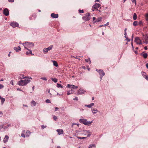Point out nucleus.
<instances>
[{
    "instance_id": "nucleus-2",
    "label": "nucleus",
    "mask_w": 148,
    "mask_h": 148,
    "mask_svg": "<svg viewBox=\"0 0 148 148\" xmlns=\"http://www.w3.org/2000/svg\"><path fill=\"white\" fill-rule=\"evenodd\" d=\"M79 122L82 123L84 124L85 125L90 126L91 125L92 123V121H88L86 119H80L79 120Z\"/></svg>"
},
{
    "instance_id": "nucleus-23",
    "label": "nucleus",
    "mask_w": 148,
    "mask_h": 148,
    "mask_svg": "<svg viewBox=\"0 0 148 148\" xmlns=\"http://www.w3.org/2000/svg\"><path fill=\"white\" fill-rule=\"evenodd\" d=\"M102 19V18L101 17H99L95 21V23L99 22L101 21Z\"/></svg>"
},
{
    "instance_id": "nucleus-45",
    "label": "nucleus",
    "mask_w": 148,
    "mask_h": 148,
    "mask_svg": "<svg viewBox=\"0 0 148 148\" xmlns=\"http://www.w3.org/2000/svg\"><path fill=\"white\" fill-rule=\"evenodd\" d=\"M73 99L74 100L77 101L78 100V98L77 97H75L74 98H73Z\"/></svg>"
},
{
    "instance_id": "nucleus-57",
    "label": "nucleus",
    "mask_w": 148,
    "mask_h": 148,
    "mask_svg": "<svg viewBox=\"0 0 148 148\" xmlns=\"http://www.w3.org/2000/svg\"><path fill=\"white\" fill-rule=\"evenodd\" d=\"M96 20V18L95 17H93V21H94L95 20Z\"/></svg>"
},
{
    "instance_id": "nucleus-25",
    "label": "nucleus",
    "mask_w": 148,
    "mask_h": 148,
    "mask_svg": "<svg viewBox=\"0 0 148 148\" xmlns=\"http://www.w3.org/2000/svg\"><path fill=\"white\" fill-rule=\"evenodd\" d=\"M27 50L29 51V52L27 51L26 52V55H28L29 54H31L32 55H34V54H33L32 53V51L31 50L29 49V50Z\"/></svg>"
},
{
    "instance_id": "nucleus-18",
    "label": "nucleus",
    "mask_w": 148,
    "mask_h": 148,
    "mask_svg": "<svg viewBox=\"0 0 148 148\" xmlns=\"http://www.w3.org/2000/svg\"><path fill=\"white\" fill-rule=\"evenodd\" d=\"M145 41L144 42L145 43L147 44L148 43V36L147 35H146L144 38Z\"/></svg>"
},
{
    "instance_id": "nucleus-20",
    "label": "nucleus",
    "mask_w": 148,
    "mask_h": 148,
    "mask_svg": "<svg viewBox=\"0 0 148 148\" xmlns=\"http://www.w3.org/2000/svg\"><path fill=\"white\" fill-rule=\"evenodd\" d=\"M36 102L34 100H33L31 102V106H35L36 105Z\"/></svg>"
},
{
    "instance_id": "nucleus-36",
    "label": "nucleus",
    "mask_w": 148,
    "mask_h": 148,
    "mask_svg": "<svg viewBox=\"0 0 148 148\" xmlns=\"http://www.w3.org/2000/svg\"><path fill=\"white\" fill-rule=\"evenodd\" d=\"M57 87L58 88H62V86H61V85L60 84L57 83Z\"/></svg>"
},
{
    "instance_id": "nucleus-1",
    "label": "nucleus",
    "mask_w": 148,
    "mask_h": 148,
    "mask_svg": "<svg viewBox=\"0 0 148 148\" xmlns=\"http://www.w3.org/2000/svg\"><path fill=\"white\" fill-rule=\"evenodd\" d=\"M25 49L27 50H29L28 48H32L34 45V44L32 42H25V43L23 44Z\"/></svg>"
},
{
    "instance_id": "nucleus-63",
    "label": "nucleus",
    "mask_w": 148,
    "mask_h": 148,
    "mask_svg": "<svg viewBox=\"0 0 148 148\" xmlns=\"http://www.w3.org/2000/svg\"><path fill=\"white\" fill-rule=\"evenodd\" d=\"M92 100H93L94 99V97H92Z\"/></svg>"
},
{
    "instance_id": "nucleus-48",
    "label": "nucleus",
    "mask_w": 148,
    "mask_h": 148,
    "mask_svg": "<svg viewBox=\"0 0 148 148\" xmlns=\"http://www.w3.org/2000/svg\"><path fill=\"white\" fill-rule=\"evenodd\" d=\"M126 40H127V42H130V39L128 37L126 38Z\"/></svg>"
},
{
    "instance_id": "nucleus-44",
    "label": "nucleus",
    "mask_w": 148,
    "mask_h": 148,
    "mask_svg": "<svg viewBox=\"0 0 148 148\" xmlns=\"http://www.w3.org/2000/svg\"><path fill=\"white\" fill-rule=\"evenodd\" d=\"M53 119L55 121H56L57 119V118L56 116H54L53 117Z\"/></svg>"
},
{
    "instance_id": "nucleus-33",
    "label": "nucleus",
    "mask_w": 148,
    "mask_h": 148,
    "mask_svg": "<svg viewBox=\"0 0 148 148\" xmlns=\"http://www.w3.org/2000/svg\"><path fill=\"white\" fill-rule=\"evenodd\" d=\"M77 137L78 139H85L86 138H87V137H79V136H77Z\"/></svg>"
},
{
    "instance_id": "nucleus-54",
    "label": "nucleus",
    "mask_w": 148,
    "mask_h": 148,
    "mask_svg": "<svg viewBox=\"0 0 148 148\" xmlns=\"http://www.w3.org/2000/svg\"><path fill=\"white\" fill-rule=\"evenodd\" d=\"M3 115V113L2 112H1V111H0V116H2Z\"/></svg>"
},
{
    "instance_id": "nucleus-58",
    "label": "nucleus",
    "mask_w": 148,
    "mask_h": 148,
    "mask_svg": "<svg viewBox=\"0 0 148 148\" xmlns=\"http://www.w3.org/2000/svg\"><path fill=\"white\" fill-rule=\"evenodd\" d=\"M139 24L140 25H141L142 24V23L141 21H140L139 22Z\"/></svg>"
},
{
    "instance_id": "nucleus-16",
    "label": "nucleus",
    "mask_w": 148,
    "mask_h": 148,
    "mask_svg": "<svg viewBox=\"0 0 148 148\" xmlns=\"http://www.w3.org/2000/svg\"><path fill=\"white\" fill-rule=\"evenodd\" d=\"M14 49L16 51V52H18L21 50V48L20 46H18L17 47H14Z\"/></svg>"
},
{
    "instance_id": "nucleus-27",
    "label": "nucleus",
    "mask_w": 148,
    "mask_h": 148,
    "mask_svg": "<svg viewBox=\"0 0 148 148\" xmlns=\"http://www.w3.org/2000/svg\"><path fill=\"white\" fill-rule=\"evenodd\" d=\"M95 145L94 144H91L88 148H95Z\"/></svg>"
},
{
    "instance_id": "nucleus-5",
    "label": "nucleus",
    "mask_w": 148,
    "mask_h": 148,
    "mask_svg": "<svg viewBox=\"0 0 148 148\" xmlns=\"http://www.w3.org/2000/svg\"><path fill=\"white\" fill-rule=\"evenodd\" d=\"M101 6L100 5L99 3H96L92 6V10L94 11V9L98 8Z\"/></svg>"
},
{
    "instance_id": "nucleus-9",
    "label": "nucleus",
    "mask_w": 148,
    "mask_h": 148,
    "mask_svg": "<svg viewBox=\"0 0 148 148\" xmlns=\"http://www.w3.org/2000/svg\"><path fill=\"white\" fill-rule=\"evenodd\" d=\"M96 71L98 72L100 76H104L105 75V73L103 71V70L99 69V70H96Z\"/></svg>"
},
{
    "instance_id": "nucleus-40",
    "label": "nucleus",
    "mask_w": 148,
    "mask_h": 148,
    "mask_svg": "<svg viewBox=\"0 0 148 148\" xmlns=\"http://www.w3.org/2000/svg\"><path fill=\"white\" fill-rule=\"evenodd\" d=\"M41 79H43V80H45V81H47V78L46 77H42L41 78Z\"/></svg>"
},
{
    "instance_id": "nucleus-11",
    "label": "nucleus",
    "mask_w": 148,
    "mask_h": 148,
    "mask_svg": "<svg viewBox=\"0 0 148 148\" xmlns=\"http://www.w3.org/2000/svg\"><path fill=\"white\" fill-rule=\"evenodd\" d=\"M3 14L6 16H8L9 14V11L7 8H5L3 11Z\"/></svg>"
},
{
    "instance_id": "nucleus-64",
    "label": "nucleus",
    "mask_w": 148,
    "mask_h": 148,
    "mask_svg": "<svg viewBox=\"0 0 148 148\" xmlns=\"http://www.w3.org/2000/svg\"><path fill=\"white\" fill-rule=\"evenodd\" d=\"M146 19L147 21H148V17L146 18Z\"/></svg>"
},
{
    "instance_id": "nucleus-14",
    "label": "nucleus",
    "mask_w": 148,
    "mask_h": 148,
    "mask_svg": "<svg viewBox=\"0 0 148 148\" xmlns=\"http://www.w3.org/2000/svg\"><path fill=\"white\" fill-rule=\"evenodd\" d=\"M51 16L53 18H57L58 17V14L53 13L51 14Z\"/></svg>"
},
{
    "instance_id": "nucleus-21",
    "label": "nucleus",
    "mask_w": 148,
    "mask_h": 148,
    "mask_svg": "<svg viewBox=\"0 0 148 148\" xmlns=\"http://www.w3.org/2000/svg\"><path fill=\"white\" fill-rule=\"evenodd\" d=\"M94 103H92L90 104L89 105H85V106L89 108H90L91 107L94 106Z\"/></svg>"
},
{
    "instance_id": "nucleus-39",
    "label": "nucleus",
    "mask_w": 148,
    "mask_h": 148,
    "mask_svg": "<svg viewBox=\"0 0 148 148\" xmlns=\"http://www.w3.org/2000/svg\"><path fill=\"white\" fill-rule=\"evenodd\" d=\"M46 102L47 103H50L51 101L49 99H47L46 100Z\"/></svg>"
},
{
    "instance_id": "nucleus-32",
    "label": "nucleus",
    "mask_w": 148,
    "mask_h": 148,
    "mask_svg": "<svg viewBox=\"0 0 148 148\" xmlns=\"http://www.w3.org/2000/svg\"><path fill=\"white\" fill-rule=\"evenodd\" d=\"M138 22L136 21H135L133 23V25L134 26H136L137 25Z\"/></svg>"
},
{
    "instance_id": "nucleus-49",
    "label": "nucleus",
    "mask_w": 148,
    "mask_h": 148,
    "mask_svg": "<svg viewBox=\"0 0 148 148\" xmlns=\"http://www.w3.org/2000/svg\"><path fill=\"white\" fill-rule=\"evenodd\" d=\"M21 136L24 137V138H25V134H21Z\"/></svg>"
},
{
    "instance_id": "nucleus-55",
    "label": "nucleus",
    "mask_w": 148,
    "mask_h": 148,
    "mask_svg": "<svg viewBox=\"0 0 148 148\" xmlns=\"http://www.w3.org/2000/svg\"><path fill=\"white\" fill-rule=\"evenodd\" d=\"M55 111H56L57 110L59 109V108L58 107H56L55 108Z\"/></svg>"
},
{
    "instance_id": "nucleus-12",
    "label": "nucleus",
    "mask_w": 148,
    "mask_h": 148,
    "mask_svg": "<svg viewBox=\"0 0 148 148\" xmlns=\"http://www.w3.org/2000/svg\"><path fill=\"white\" fill-rule=\"evenodd\" d=\"M24 80H21L19 81L18 82V84L19 86H25L24 85L25 82Z\"/></svg>"
},
{
    "instance_id": "nucleus-53",
    "label": "nucleus",
    "mask_w": 148,
    "mask_h": 148,
    "mask_svg": "<svg viewBox=\"0 0 148 148\" xmlns=\"http://www.w3.org/2000/svg\"><path fill=\"white\" fill-rule=\"evenodd\" d=\"M145 18L148 17V13H147L145 15Z\"/></svg>"
},
{
    "instance_id": "nucleus-19",
    "label": "nucleus",
    "mask_w": 148,
    "mask_h": 148,
    "mask_svg": "<svg viewBox=\"0 0 148 148\" xmlns=\"http://www.w3.org/2000/svg\"><path fill=\"white\" fill-rule=\"evenodd\" d=\"M9 137L7 135H6L3 140V142L4 143H5L8 141V139Z\"/></svg>"
},
{
    "instance_id": "nucleus-47",
    "label": "nucleus",
    "mask_w": 148,
    "mask_h": 148,
    "mask_svg": "<svg viewBox=\"0 0 148 148\" xmlns=\"http://www.w3.org/2000/svg\"><path fill=\"white\" fill-rule=\"evenodd\" d=\"M21 78V79H24L25 78H28L29 79V77L28 76H27V77H23L22 78Z\"/></svg>"
},
{
    "instance_id": "nucleus-28",
    "label": "nucleus",
    "mask_w": 148,
    "mask_h": 148,
    "mask_svg": "<svg viewBox=\"0 0 148 148\" xmlns=\"http://www.w3.org/2000/svg\"><path fill=\"white\" fill-rule=\"evenodd\" d=\"M137 18V16L136 13L134 14L133 19L134 20H136Z\"/></svg>"
},
{
    "instance_id": "nucleus-10",
    "label": "nucleus",
    "mask_w": 148,
    "mask_h": 148,
    "mask_svg": "<svg viewBox=\"0 0 148 148\" xmlns=\"http://www.w3.org/2000/svg\"><path fill=\"white\" fill-rule=\"evenodd\" d=\"M67 87L68 88H71L72 90H73V89H76L78 88V86H75L73 85H70L69 84L67 85Z\"/></svg>"
},
{
    "instance_id": "nucleus-6",
    "label": "nucleus",
    "mask_w": 148,
    "mask_h": 148,
    "mask_svg": "<svg viewBox=\"0 0 148 148\" xmlns=\"http://www.w3.org/2000/svg\"><path fill=\"white\" fill-rule=\"evenodd\" d=\"M83 134L84 135H86L87 134L88 136H89L91 135V132L89 130H84Z\"/></svg>"
},
{
    "instance_id": "nucleus-42",
    "label": "nucleus",
    "mask_w": 148,
    "mask_h": 148,
    "mask_svg": "<svg viewBox=\"0 0 148 148\" xmlns=\"http://www.w3.org/2000/svg\"><path fill=\"white\" fill-rule=\"evenodd\" d=\"M142 73L143 76L144 77V76L146 74V73L144 72H142Z\"/></svg>"
},
{
    "instance_id": "nucleus-35",
    "label": "nucleus",
    "mask_w": 148,
    "mask_h": 148,
    "mask_svg": "<svg viewBox=\"0 0 148 148\" xmlns=\"http://www.w3.org/2000/svg\"><path fill=\"white\" fill-rule=\"evenodd\" d=\"M1 103L2 104H3V103L4 101H5V99L3 98L2 97L1 99Z\"/></svg>"
},
{
    "instance_id": "nucleus-62",
    "label": "nucleus",
    "mask_w": 148,
    "mask_h": 148,
    "mask_svg": "<svg viewBox=\"0 0 148 148\" xmlns=\"http://www.w3.org/2000/svg\"><path fill=\"white\" fill-rule=\"evenodd\" d=\"M73 57L74 58H75L77 59V56H76V57L73 56Z\"/></svg>"
},
{
    "instance_id": "nucleus-29",
    "label": "nucleus",
    "mask_w": 148,
    "mask_h": 148,
    "mask_svg": "<svg viewBox=\"0 0 148 148\" xmlns=\"http://www.w3.org/2000/svg\"><path fill=\"white\" fill-rule=\"evenodd\" d=\"M92 113L93 114H95L98 111V110L97 109H92Z\"/></svg>"
},
{
    "instance_id": "nucleus-15",
    "label": "nucleus",
    "mask_w": 148,
    "mask_h": 148,
    "mask_svg": "<svg viewBox=\"0 0 148 148\" xmlns=\"http://www.w3.org/2000/svg\"><path fill=\"white\" fill-rule=\"evenodd\" d=\"M59 135L62 134H63V131L62 129H58L56 130Z\"/></svg>"
},
{
    "instance_id": "nucleus-52",
    "label": "nucleus",
    "mask_w": 148,
    "mask_h": 148,
    "mask_svg": "<svg viewBox=\"0 0 148 148\" xmlns=\"http://www.w3.org/2000/svg\"><path fill=\"white\" fill-rule=\"evenodd\" d=\"M14 0H8L9 2H14Z\"/></svg>"
},
{
    "instance_id": "nucleus-50",
    "label": "nucleus",
    "mask_w": 148,
    "mask_h": 148,
    "mask_svg": "<svg viewBox=\"0 0 148 148\" xmlns=\"http://www.w3.org/2000/svg\"><path fill=\"white\" fill-rule=\"evenodd\" d=\"M3 128V125H0V130L2 128Z\"/></svg>"
},
{
    "instance_id": "nucleus-4",
    "label": "nucleus",
    "mask_w": 148,
    "mask_h": 148,
    "mask_svg": "<svg viewBox=\"0 0 148 148\" xmlns=\"http://www.w3.org/2000/svg\"><path fill=\"white\" fill-rule=\"evenodd\" d=\"M52 48L53 45H50L48 48H44L43 49V51L44 53L46 54L49 51L51 50L52 49Z\"/></svg>"
},
{
    "instance_id": "nucleus-30",
    "label": "nucleus",
    "mask_w": 148,
    "mask_h": 148,
    "mask_svg": "<svg viewBox=\"0 0 148 148\" xmlns=\"http://www.w3.org/2000/svg\"><path fill=\"white\" fill-rule=\"evenodd\" d=\"M53 62L54 66L56 67H57L58 66V64L57 62L56 61H53Z\"/></svg>"
},
{
    "instance_id": "nucleus-46",
    "label": "nucleus",
    "mask_w": 148,
    "mask_h": 148,
    "mask_svg": "<svg viewBox=\"0 0 148 148\" xmlns=\"http://www.w3.org/2000/svg\"><path fill=\"white\" fill-rule=\"evenodd\" d=\"M4 86L3 85H2L0 84V89L3 88Z\"/></svg>"
},
{
    "instance_id": "nucleus-59",
    "label": "nucleus",
    "mask_w": 148,
    "mask_h": 148,
    "mask_svg": "<svg viewBox=\"0 0 148 148\" xmlns=\"http://www.w3.org/2000/svg\"><path fill=\"white\" fill-rule=\"evenodd\" d=\"M144 49L145 50H146L147 49V47L146 46L144 47Z\"/></svg>"
},
{
    "instance_id": "nucleus-38",
    "label": "nucleus",
    "mask_w": 148,
    "mask_h": 148,
    "mask_svg": "<svg viewBox=\"0 0 148 148\" xmlns=\"http://www.w3.org/2000/svg\"><path fill=\"white\" fill-rule=\"evenodd\" d=\"M144 77L147 80H148V75H145L144 76Z\"/></svg>"
},
{
    "instance_id": "nucleus-7",
    "label": "nucleus",
    "mask_w": 148,
    "mask_h": 148,
    "mask_svg": "<svg viewBox=\"0 0 148 148\" xmlns=\"http://www.w3.org/2000/svg\"><path fill=\"white\" fill-rule=\"evenodd\" d=\"M134 41L136 42L137 44L140 45L142 44V42H141V40L139 37H136L135 38Z\"/></svg>"
},
{
    "instance_id": "nucleus-51",
    "label": "nucleus",
    "mask_w": 148,
    "mask_h": 148,
    "mask_svg": "<svg viewBox=\"0 0 148 148\" xmlns=\"http://www.w3.org/2000/svg\"><path fill=\"white\" fill-rule=\"evenodd\" d=\"M132 42H131V44L132 45V48H134V47H133V42H132V41H133V38L132 39Z\"/></svg>"
},
{
    "instance_id": "nucleus-34",
    "label": "nucleus",
    "mask_w": 148,
    "mask_h": 148,
    "mask_svg": "<svg viewBox=\"0 0 148 148\" xmlns=\"http://www.w3.org/2000/svg\"><path fill=\"white\" fill-rule=\"evenodd\" d=\"M85 60V61L86 62H89V64H90V63H91V61L90 60V58H89L88 59H86Z\"/></svg>"
},
{
    "instance_id": "nucleus-61",
    "label": "nucleus",
    "mask_w": 148,
    "mask_h": 148,
    "mask_svg": "<svg viewBox=\"0 0 148 148\" xmlns=\"http://www.w3.org/2000/svg\"><path fill=\"white\" fill-rule=\"evenodd\" d=\"M17 89V90L22 91V90H21V89L19 88H18Z\"/></svg>"
},
{
    "instance_id": "nucleus-31",
    "label": "nucleus",
    "mask_w": 148,
    "mask_h": 148,
    "mask_svg": "<svg viewBox=\"0 0 148 148\" xmlns=\"http://www.w3.org/2000/svg\"><path fill=\"white\" fill-rule=\"evenodd\" d=\"M51 79L53 82H55V83L57 82L58 81V79L56 78H51Z\"/></svg>"
},
{
    "instance_id": "nucleus-24",
    "label": "nucleus",
    "mask_w": 148,
    "mask_h": 148,
    "mask_svg": "<svg viewBox=\"0 0 148 148\" xmlns=\"http://www.w3.org/2000/svg\"><path fill=\"white\" fill-rule=\"evenodd\" d=\"M74 91L72 90V89H71V90L70 91H69L68 92L67 94L68 95H69L71 94H72L74 93Z\"/></svg>"
},
{
    "instance_id": "nucleus-56",
    "label": "nucleus",
    "mask_w": 148,
    "mask_h": 148,
    "mask_svg": "<svg viewBox=\"0 0 148 148\" xmlns=\"http://www.w3.org/2000/svg\"><path fill=\"white\" fill-rule=\"evenodd\" d=\"M146 67L148 69V63H147L146 64Z\"/></svg>"
},
{
    "instance_id": "nucleus-26",
    "label": "nucleus",
    "mask_w": 148,
    "mask_h": 148,
    "mask_svg": "<svg viewBox=\"0 0 148 148\" xmlns=\"http://www.w3.org/2000/svg\"><path fill=\"white\" fill-rule=\"evenodd\" d=\"M31 134V132L29 131H27L26 132L25 135L27 137H28Z\"/></svg>"
},
{
    "instance_id": "nucleus-22",
    "label": "nucleus",
    "mask_w": 148,
    "mask_h": 148,
    "mask_svg": "<svg viewBox=\"0 0 148 148\" xmlns=\"http://www.w3.org/2000/svg\"><path fill=\"white\" fill-rule=\"evenodd\" d=\"M24 80V82H25V84H24V85H26L28 83H29L30 82V80H29V79H25V80Z\"/></svg>"
},
{
    "instance_id": "nucleus-17",
    "label": "nucleus",
    "mask_w": 148,
    "mask_h": 148,
    "mask_svg": "<svg viewBox=\"0 0 148 148\" xmlns=\"http://www.w3.org/2000/svg\"><path fill=\"white\" fill-rule=\"evenodd\" d=\"M141 55L145 58H146L147 57V54L145 53L144 52H143L141 54Z\"/></svg>"
},
{
    "instance_id": "nucleus-41",
    "label": "nucleus",
    "mask_w": 148,
    "mask_h": 148,
    "mask_svg": "<svg viewBox=\"0 0 148 148\" xmlns=\"http://www.w3.org/2000/svg\"><path fill=\"white\" fill-rule=\"evenodd\" d=\"M47 127V126H45V125H42L41 126V127L42 128V129H44V128H45L46 127Z\"/></svg>"
},
{
    "instance_id": "nucleus-3",
    "label": "nucleus",
    "mask_w": 148,
    "mask_h": 148,
    "mask_svg": "<svg viewBox=\"0 0 148 148\" xmlns=\"http://www.w3.org/2000/svg\"><path fill=\"white\" fill-rule=\"evenodd\" d=\"M90 13H87L85 15V16L82 17V19L85 20V21H88L90 18Z\"/></svg>"
},
{
    "instance_id": "nucleus-43",
    "label": "nucleus",
    "mask_w": 148,
    "mask_h": 148,
    "mask_svg": "<svg viewBox=\"0 0 148 148\" xmlns=\"http://www.w3.org/2000/svg\"><path fill=\"white\" fill-rule=\"evenodd\" d=\"M132 3L134 2V3L135 5L136 4V0H132Z\"/></svg>"
},
{
    "instance_id": "nucleus-8",
    "label": "nucleus",
    "mask_w": 148,
    "mask_h": 148,
    "mask_svg": "<svg viewBox=\"0 0 148 148\" xmlns=\"http://www.w3.org/2000/svg\"><path fill=\"white\" fill-rule=\"evenodd\" d=\"M10 25L13 27H17L19 26L18 24L16 22H12L10 23Z\"/></svg>"
},
{
    "instance_id": "nucleus-37",
    "label": "nucleus",
    "mask_w": 148,
    "mask_h": 148,
    "mask_svg": "<svg viewBox=\"0 0 148 148\" xmlns=\"http://www.w3.org/2000/svg\"><path fill=\"white\" fill-rule=\"evenodd\" d=\"M78 11H79V13H84V12L83 10H79Z\"/></svg>"
},
{
    "instance_id": "nucleus-13",
    "label": "nucleus",
    "mask_w": 148,
    "mask_h": 148,
    "mask_svg": "<svg viewBox=\"0 0 148 148\" xmlns=\"http://www.w3.org/2000/svg\"><path fill=\"white\" fill-rule=\"evenodd\" d=\"M85 92L84 90H78L77 92V94L78 95L83 94Z\"/></svg>"
},
{
    "instance_id": "nucleus-60",
    "label": "nucleus",
    "mask_w": 148,
    "mask_h": 148,
    "mask_svg": "<svg viewBox=\"0 0 148 148\" xmlns=\"http://www.w3.org/2000/svg\"><path fill=\"white\" fill-rule=\"evenodd\" d=\"M8 128V127H4V126H3V128H4V129H6V128Z\"/></svg>"
}]
</instances>
